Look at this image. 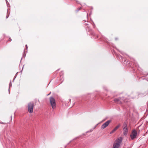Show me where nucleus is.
Returning <instances> with one entry per match:
<instances>
[{
    "instance_id": "obj_1",
    "label": "nucleus",
    "mask_w": 148,
    "mask_h": 148,
    "mask_svg": "<svg viewBox=\"0 0 148 148\" xmlns=\"http://www.w3.org/2000/svg\"><path fill=\"white\" fill-rule=\"evenodd\" d=\"M122 140V138L120 137L116 139L115 142V143L113 145V148H118L120 146V144Z\"/></svg>"
},
{
    "instance_id": "obj_2",
    "label": "nucleus",
    "mask_w": 148,
    "mask_h": 148,
    "mask_svg": "<svg viewBox=\"0 0 148 148\" xmlns=\"http://www.w3.org/2000/svg\"><path fill=\"white\" fill-rule=\"evenodd\" d=\"M50 104L53 109H54L56 107V103L55 99L53 97H51L49 98Z\"/></svg>"
},
{
    "instance_id": "obj_3",
    "label": "nucleus",
    "mask_w": 148,
    "mask_h": 148,
    "mask_svg": "<svg viewBox=\"0 0 148 148\" xmlns=\"http://www.w3.org/2000/svg\"><path fill=\"white\" fill-rule=\"evenodd\" d=\"M28 111L30 113H32L33 112L34 107V103L33 102H30L28 105Z\"/></svg>"
},
{
    "instance_id": "obj_4",
    "label": "nucleus",
    "mask_w": 148,
    "mask_h": 148,
    "mask_svg": "<svg viewBox=\"0 0 148 148\" xmlns=\"http://www.w3.org/2000/svg\"><path fill=\"white\" fill-rule=\"evenodd\" d=\"M137 135V132L136 130H133L130 135V137L133 140L136 138Z\"/></svg>"
},
{
    "instance_id": "obj_5",
    "label": "nucleus",
    "mask_w": 148,
    "mask_h": 148,
    "mask_svg": "<svg viewBox=\"0 0 148 148\" xmlns=\"http://www.w3.org/2000/svg\"><path fill=\"white\" fill-rule=\"evenodd\" d=\"M123 134L124 135H127L128 132V129L127 125L126 123H124V124L123 126Z\"/></svg>"
},
{
    "instance_id": "obj_6",
    "label": "nucleus",
    "mask_w": 148,
    "mask_h": 148,
    "mask_svg": "<svg viewBox=\"0 0 148 148\" xmlns=\"http://www.w3.org/2000/svg\"><path fill=\"white\" fill-rule=\"evenodd\" d=\"M111 122V121L110 120H108L106 122L101 125V129H104L109 125Z\"/></svg>"
},
{
    "instance_id": "obj_7",
    "label": "nucleus",
    "mask_w": 148,
    "mask_h": 148,
    "mask_svg": "<svg viewBox=\"0 0 148 148\" xmlns=\"http://www.w3.org/2000/svg\"><path fill=\"white\" fill-rule=\"evenodd\" d=\"M123 100V99L121 97H120L118 98L115 99H114V102L116 103L119 104H121L122 101H121Z\"/></svg>"
},
{
    "instance_id": "obj_8",
    "label": "nucleus",
    "mask_w": 148,
    "mask_h": 148,
    "mask_svg": "<svg viewBox=\"0 0 148 148\" xmlns=\"http://www.w3.org/2000/svg\"><path fill=\"white\" fill-rule=\"evenodd\" d=\"M121 124H119L118 125L116 126L114 128L116 130L120 126Z\"/></svg>"
},
{
    "instance_id": "obj_9",
    "label": "nucleus",
    "mask_w": 148,
    "mask_h": 148,
    "mask_svg": "<svg viewBox=\"0 0 148 148\" xmlns=\"http://www.w3.org/2000/svg\"><path fill=\"white\" fill-rule=\"evenodd\" d=\"M0 123L1 124H4V125L6 124H7V123H3V122H0Z\"/></svg>"
},
{
    "instance_id": "obj_10",
    "label": "nucleus",
    "mask_w": 148,
    "mask_h": 148,
    "mask_svg": "<svg viewBox=\"0 0 148 148\" xmlns=\"http://www.w3.org/2000/svg\"><path fill=\"white\" fill-rule=\"evenodd\" d=\"M69 100V101L68 103H67V106H68L69 105V103H70V102H71V99H70Z\"/></svg>"
},
{
    "instance_id": "obj_11",
    "label": "nucleus",
    "mask_w": 148,
    "mask_h": 148,
    "mask_svg": "<svg viewBox=\"0 0 148 148\" xmlns=\"http://www.w3.org/2000/svg\"><path fill=\"white\" fill-rule=\"evenodd\" d=\"M5 1H6V3L7 5V6H8V3H8V1H7V0H6Z\"/></svg>"
},
{
    "instance_id": "obj_12",
    "label": "nucleus",
    "mask_w": 148,
    "mask_h": 148,
    "mask_svg": "<svg viewBox=\"0 0 148 148\" xmlns=\"http://www.w3.org/2000/svg\"><path fill=\"white\" fill-rule=\"evenodd\" d=\"M115 131H114V130H113L112 131L110 132V134H112V133H113Z\"/></svg>"
},
{
    "instance_id": "obj_13",
    "label": "nucleus",
    "mask_w": 148,
    "mask_h": 148,
    "mask_svg": "<svg viewBox=\"0 0 148 148\" xmlns=\"http://www.w3.org/2000/svg\"><path fill=\"white\" fill-rule=\"evenodd\" d=\"M81 7H80V8H79L77 10V11H78L79 10H80V9L81 8Z\"/></svg>"
},
{
    "instance_id": "obj_14",
    "label": "nucleus",
    "mask_w": 148,
    "mask_h": 148,
    "mask_svg": "<svg viewBox=\"0 0 148 148\" xmlns=\"http://www.w3.org/2000/svg\"><path fill=\"white\" fill-rule=\"evenodd\" d=\"M85 26H87L88 25V23H85Z\"/></svg>"
},
{
    "instance_id": "obj_15",
    "label": "nucleus",
    "mask_w": 148,
    "mask_h": 148,
    "mask_svg": "<svg viewBox=\"0 0 148 148\" xmlns=\"http://www.w3.org/2000/svg\"><path fill=\"white\" fill-rule=\"evenodd\" d=\"M113 130H114V131H116V129H114V128L113 129Z\"/></svg>"
},
{
    "instance_id": "obj_16",
    "label": "nucleus",
    "mask_w": 148,
    "mask_h": 148,
    "mask_svg": "<svg viewBox=\"0 0 148 148\" xmlns=\"http://www.w3.org/2000/svg\"><path fill=\"white\" fill-rule=\"evenodd\" d=\"M26 48H27H27H28V47H27V45H26Z\"/></svg>"
},
{
    "instance_id": "obj_17",
    "label": "nucleus",
    "mask_w": 148,
    "mask_h": 148,
    "mask_svg": "<svg viewBox=\"0 0 148 148\" xmlns=\"http://www.w3.org/2000/svg\"><path fill=\"white\" fill-rule=\"evenodd\" d=\"M10 41H11L12 40V39H11L10 38Z\"/></svg>"
},
{
    "instance_id": "obj_18",
    "label": "nucleus",
    "mask_w": 148,
    "mask_h": 148,
    "mask_svg": "<svg viewBox=\"0 0 148 148\" xmlns=\"http://www.w3.org/2000/svg\"><path fill=\"white\" fill-rule=\"evenodd\" d=\"M92 130H91L90 131V132H92Z\"/></svg>"
},
{
    "instance_id": "obj_19",
    "label": "nucleus",
    "mask_w": 148,
    "mask_h": 148,
    "mask_svg": "<svg viewBox=\"0 0 148 148\" xmlns=\"http://www.w3.org/2000/svg\"><path fill=\"white\" fill-rule=\"evenodd\" d=\"M115 40H117V39L116 38H115Z\"/></svg>"
},
{
    "instance_id": "obj_20",
    "label": "nucleus",
    "mask_w": 148,
    "mask_h": 148,
    "mask_svg": "<svg viewBox=\"0 0 148 148\" xmlns=\"http://www.w3.org/2000/svg\"><path fill=\"white\" fill-rule=\"evenodd\" d=\"M125 102H127V101H124Z\"/></svg>"
},
{
    "instance_id": "obj_21",
    "label": "nucleus",
    "mask_w": 148,
    "mask_h": 148,
    "mask_svg": "<svg viewBox=\"0 0 148 148\" xmlns=\"http://www.w3.org/2000/svg\"><path fill=\"white\" fill-rule=\"evenodd\" d=\"M8 18V16H6V18Z\"/></svg>"
},
{
    "instance_id": "obj_22",
    "label": "nucleus",
    "mask_w": 148,
    "mask_h": 148,
    "mask_svg": "<svg viewBox=\"0 0 148 148\" xmlns=\"http://www.w3.org/2000/svg\"><path fill=\"white\" fill-rule=\"evenodd\" d=\"M135 64H136V63H135Z\"/></svg>"
},
{
    "instance_id": "obj_23",
    "label": "nucleus",
    "mask_w": 148,
    "mask_h": 148,
    "mask_svg": "<svg viewBox=\"0 0 148 148\" xmlns=\"http://www.w3.org/2000/svg\"><path fill=\"white\" fill-rule=\"evenodd\" d=\"M50 93H51V92L49 94H48L47 95H49L50 94Z\"/></svg>"
},
{
    "instance_id": "obj_24",
    "label": "nucleus",
    "mask_w": 148,
    "mask_h": 148,
    "mask_svg": "<svg viewBox=\"0 0 148 148\" xmlns=\"http://www.w3.org/2000/svg\"><path fill=\"white\" fill-rule=\"evenodd\" d=\"M8 91H9V89Z\"/></svg>"
},
{
    "instance_id": "obj_25",
    "label": "nucleus",
    "mask_w": 148,
    "mask_h": 148,
    "mask_svg": "<svg viewBox=\"0 0 148 148\" xmlns=\"http://www.w3.org/2000/svg\"><path fill=\"white\" fill-rule=\"evenodd\" d=\"M15 78L14 79L13 81L14 80Z\"/></svg>"
},
{
    "instance_id": "obj_26",
    "label": "nucleus",
    "mask_w": 148,
    "mask_h": 148,
    "mask_svg": "<svg viewBox=\"0 0 148 148\" xmlns=\"http://www.w3.org/2000/svg\"><path fill=\"white\" fill-rule=\"evenodd\" d=\"M96 127V125L95 126V127L94 128H95V127Z\"/></svg>"
},
{
    "instance_id": "obj_27",
    "label": "nucleus",
    "mask_w": 148,
    "mask_h": 148,
    "mask_svg": "<svg viewBox=\"0 0 148 148\" xmlns=\"http://www.w3.org/2000/svg\"><path fill=\"white\" fill-rule=\"evenodd\" d=\"M24 52L25 51V49H24Z\"/></svg>"
}]
</instances>
